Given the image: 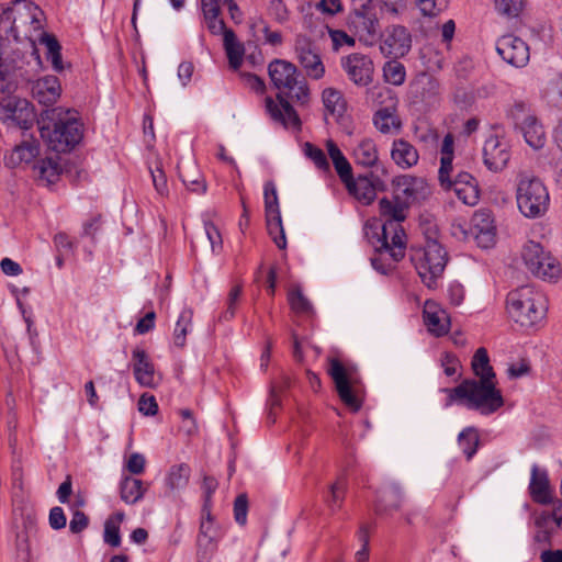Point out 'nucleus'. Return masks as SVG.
<instances>
[{"label":"nucleus","mask_w":562,"mask_h":562,"mask_svg":"<svg viewBox=\"0 0 562 562\" xmlns=\"http://www.w3.org/2000/svg\"><path fill=\"white\" fill-rule=\"evenodd\" d=\"M268 72L273 86L280 92L277 94L278 102L270 97L266 98V112L274 123L285 128L300 130L301 120L285 97L302 104L307 102L310 91L305 79L303 77L300 79L296 67L283 59L271 61Z\"/></svg>","instance_id":"obj_1"},{"label":"nucleus","mask_w":562,"mask_h":562,"mask_svg":"<svg viewBox=\"0 0 562 562\" xmlns=\"http://www.w3.org/2000/svg\"><path fill=\"white\" fill-rule=\"evenodd\" d=\"M472 369L480 380H464L453 389L446 390L451 401H464L469 409L491 415L504 405L501 391L494 382L495 374L490 366L486 349L479 348L472 359Z\"/></svg>","instance_id":"obj_2"},{"label":"nucleus","mask_w":562,"mask_h":562,"mask_svg":"<svg viewBox=\"0 0 562 562\" xmlns=\"http://www.w3.org/2000/svg\"><path fill=\"white\" fill-rule=\"evenodd\" d=\"M37 124L42 139L56 153L71 151L83 138V123L71 109H45L41 112Z\"/></svg>","instance_id":"obj_3"},{"label":"nucleus","mask_w":562,"mask_h":562,"mask_svg":"<svg viewBox=\"0 0 562 562\" xmlns=\"http://www.w3.org/2000/svg\"><path fill=\"white\" fill-rule=\"evenodd\" d=\"M43 11L33 2L16 0L9 7L0 8V41L31 43L37 65L42 59L35 44L42 30Z\"/></svg>","instance_id":"obj_4"},{"label":"nucleus","mask_w":562,"mask_h":562,"mask_svg":"<svg viewBox=\"0 0 562 562\" xmlns=\"http://www.w3.org/2000/svg\"><path fill=\"white\" fill-rule=\"evenodd\" d=\"M380 215L383 223L375 221L372 224L364 225V234L369 237L370 232L374 229L373 236L380 237L381 246L384 251H389L393 261H400L405 256L406 235L401 223L406 218L405 207L398 201H391L382 198L379 201Z\"/></svg>","instance_id":"obj_5"},{"label":"nucleus","mask_w":562,"mask_h":562,"mask_svg":"<svg viewBox=\"0 0 562 562\" xmlns=\"http://www.w3.org/2000/svg\"><path fill=\"white\" fill-rule=\"evenodd\" d=\"M507 312L512 319L529 327L540 322L546 314V297L531 285H522L507 295Z\"/></svg>","instance_id":"obj_6"},{"label":"nucleus","mask_w":562,"mask_h":562,"mask_svg":"<svg viewBox=\"0 0 562 562\" xmlns=\"http://www.w3.org/2000/svg\"><path fill=\"white\" fill-rule=\"evenodd\" d=\"M412 261L423 283L428 289H436L441 279L448 254L436 239H427L425 246L412 255Z\"/></svg>","instance_id":"obj_7"},{"label":"nucleus","mask_w":562,"mask_h":562,"mask_svg":"<svg viewBox=\"0 0 562 562\" xmlns=\"http://www.w3.org/2000/svg\"><path fill=\"white\" fill-rule=\"evenodd\" d=\"M516 201L520 213L529 218L544 215L549 207V192L542 181L533 176H518Z\"/></svg>","instance_id":"obj_8"},{"label":"nucleus","mask_w":562,"mask_h":562,"mask_svg":"<svg viewBox=\"0 0 562 562\" xmlns=\"http://www.w3.org/2000/svg\"><path fill=\"white\" fill-rule=\"evenodd\" d=\"M328 374L344 404L352 412H358L362 406V400L360 396L361 378L357 366L333 358L329 360Z\"/></svg>","instance_id":"obj_9"},{"label":"nucleus","mask_w":562,"mask_h":562,"mask_svg":"<svg viewBox=\"0 0 562 562\" xmlns=\"http://www.w3.org/2000/svg\"><path fill=\"white\" fill-rule=\"evenodd\" d=\"M521 258L527 269L542 280H557L561 274L559 261L540 243L529 240L521 249Z\"/></svg>","instance_id":"obj_10"},{"label":"nucleus","mask_w":562,"mask_h":562,"mask_svg":"<svg viewBox=\"0 0 562 562\" xmlns=\"http://www.w3.org/2000/svg\"><path fill=\"white\" fill-rule=\"evenodd\" d=\"M350 31L367 46H373L380 34V16L375 7L369 1L355 8L348 16Z\"/></svg>","instance_id":"obj_11"},{"label":"nucleus","mask_w":562,"mask_h":562,"mask_svg":"<svg viewBox=\"0 0 562 562\" xmlns=\"http://www.w3.org/2000/svg\"><path fill=\"white\" fill-rule=\"evenodd\" d=\"M380 52L385 57L402 58L412 48V35L407 27L398 24L389 25L379 34Z\"/></svg>","instance_id":"obj_12"},{"label":"nucleus","mask_w":562,"mask_h":562,"mask_svg":"<svg viewBox=\"0 0 562 562\" xmlns=\"http://www.w3.org/2000/svg\"><path fill=\"white\" fill-rule=\"evenodd\" d=\"M296 58L306 76L319 80L325 75V66L317 46L305 35L295 40Z\"/></svg>","instance_id":"obj_13"},{"label":"nucleus","mask_w":562,"mask_h":562,"mask_svg":"<svg viewBox=\"0 0 562 562\" xmlns=\"http://www.w3.org/2000/svg\"><path fill=\"white\" fill-rule=\"evenodd\" d=\"M0 111L5 121L25 131L32 127L35 119L33 105L26 99L13 95L4 97L0 101Z\"/></svg>","instance_id":"obj_14"},{"label":"nucleus","mask_w":562,"mask_h":562,"mask_svg":"<svg viewBox=\"0 0 562 562\" xmlns=\"http://www.w3.org/2000/svg\"><path fill=\"white\" fill-rule=\"evenodd\" d=\"M340 65L349 80L356 86L364 87L373 80V61L364 54L352 53L341 58Z\"/></svg>","instance_id":"obj_15"},{"label":"nucleus","mask_w":562,"mask_h":562,"mask_svg":"<svg viewBox=\"0 0 562 562\" xmlns=\"http://www.w3.org/2000/svg\"><path fill=\"white\" fill-rule=\"evenodd\" d=\"M533 543L538 548L552 546L557 530H562V504L552 512L541 513L535 520Z\"/></svg>","instance_id":"obj_16"},{"label":"nucleus","mask_w":562,"mask_h":562,"mask_svg":"<svg viewBox=\"0 0 562 562\" xmlns=\"http://www.w3.org/2000/svg\"><path fill=\"white\" fill-rule=\"evenodd\" d=\"M496 52L504 61L516 68L525 67L530 57L526 42L513 34H506L497 40Z\"/></svg>","instance_id":"obj_17"},{"label":"nucleus","mask_w":562,"mask_h":562,"mask_svg":"<svg viewBox=\"0 0 562 562\" xmlns=\"http://www.w3.org/2000/svg\"><path fill=\"white\" fill-rule=\"evenodd\" d=\"M510 159L508 143L497 135L488 136L483 146V161L493 172L502 171Z\"/></svg>","instance_id":"obj_18"},{"label":"nucleus","mask_w":562,"mask_h":562,"mask_svg":"<svg viewBox=\"0 0 562 562\" xmlns=\"http://www.w3.org/2000/svg\"><path fill=\"white\" fill-rule=\"evenodd\" d=\"M32 98L46 109H52L61 95L59 79L53 75L43 76L30 82Z\"/></svg>","instance_id":"obj_19"},{"label":"nucleus","mask_w":562,"mask_h":562,"mask_svg":"<svg viewBox=\"0 0 562 562\" xmlns=\"http://www.w3.org/2000/svg\"><path fill=\"white\" fill-rule=\"evenodd\" d=\"M472 234L476 243L482 248H490L495 241V225L492 213L488 210H479L474 213L472 220Z\"/></svg>","instance_id":"obj_20"},{"label":"nucleus","mask_w":562,"mask_h":562,"mask_svg":"<svg viewBox=\"0 0 562 562\" xmlns=\"http://www.w3.org/2000/svg\"><path fill=\"white\" fill-rule=\"evenodd\" d=\"M458 199L467 205H475L479 202V187L475 178L465 171H459L451 180V188Z\"/></svg>","instance_id":"obj_21"},{"label":"nucleus","mask_w":562,"mask_h":562,"mask_svg":"<svg viewBox=\"0 0 562 562\" xmlns=\"http://www.w3.org/2000/svg\"><path fill=\"white\" fill-rule=\"evenodd\" d=\"M393 184L397 198L403 196L407 203L423 199L427 193L426 182L409 175L396 177Z\"/></svg>","instance_id":"obj_22"},{"label":"nucleus","mask_w":562,"mask_h":562,"mask_svg":"<svg viewBox=\"0 0 562 562\" xmlns=\"http://www.w3.org/2000/svg\"><path fill=\"white\" fill-rule=\"evenodd\" d=\"M516 124L519 126L526 143L535 148L540 149L547 142L543 126L538 122L537 117L527 114L522 119L515 114Z\"/></svg>","instance_id":"obj_23"},{"label":"nucleus","mask_w":562,"mask_h":562,"mask_svg":"<svg viewBox=\"0 0 562 562\" xmlns=\"http://www.w3.org/2000/svg\"><path fill=\"white\" fill-rule=\"evenodd\" d=\"M132 359L135 380L142 386H155V369L147 352L142 348H135L132 351Z\"/></svg>","instance_id":"obj_24"},{"label":"nucleus","mask_w":562,"mask_h":562,"mask_svg":"<svg viewBox=\"0 0 562 562\" xmlns=\"http://www.w3.org/2000/svg\"><path fill=\"white\" fill-rule=\"evenodd\" d=\"M424 321L428 330L436 336H442L449 330L450 321L447 312L434 301H426Z\"/></svg>","instance_id":"obj_25"},{"label":"nucleus","mask_w":562,"mask_h":562,"mask_svg":"<svg viewBox=\"0 0 562 562\" xmlns=\"http://www.w3.org/2000/svg\"><path fill=\"white\" fill-rule=\"evenodd\" d=\"M529 491L532 499L539 504H549L552 502L553 496L548 473L536 464L531 468Z\"/></svg>","instance_id":"obj_26"},{"label":"nucleus","mask_w":562,"mask_h":562,"mask_svg":"<svg viewBox=\"0 0 562 562\" xmlns=\"http://www.w3.org/2000/svg\"><path fill=\"white\" fill-rule=\"evenodd\" d=\"M402 499V491L396 484L386 485L378 492L374 513L379 516L389 515L401 507Z\"/></svg>","instance_id":"obj_27"},{"label":"nucleus","mask_w":562,"mask_h":562,"mask_svg":"<svg viewBox=\"0 0 562 562\" xmlns=\"http://www.w3.org/2000/svg\"><path fill=\"white\" fill-rule=\"evenodd\" d=\"M391 158L402 169H409L418 164L419 154L416 147L404 138L394 139Z\"/></svg>","instance_id":"obj_28"},{"label":"nucleus","mask_w":562,"mask_h":562,"mask_svg":"<svg viewBox=\"0 0 562 562\" xmlns=\"http://www.w3.org/2000/svg\"><path fill=\"white\" fill-rule=\"evenodd\" d=\"M223 536L222 528L215 524L214 518L212 516L211 509H209V515L204 512V508L201 510V522L200 530L198 536V543L200 547L205 549L210 547L216 546L218 540Z\"/></svg>","instance_id":"obj_29"},{"label":"nucleus","mask_w":562,"mask_h":562,"mask_svg":"<svg viewBox=\"0 0 562 562\" xmlns=\"http://www.w3.org/2000/svg\"><path fill=\"white\" fill-rule=\"evenodd\" d=\"M37 42L45 46L46 59L52 64V68L55 72H63L65 69L70 67V64L64 63L61 57V45L57 41L56 36L47 32H41L38 34Z\"/></svg>","instance_id":"obj_30"},{"label":"nucleus","mask_w":562,"mask_h":562,"mask_svg":"<svg viewBox=\"0 0 562 562\" xmlns=\"http://www.w3.org/2000/svg\"><path fill=\"white\" fill-rule=\"evenodd\" d=\"M38 142L30 136L14 147L10 156L5 158V164L14 168L22 162H30L38 155Z\"/></svg>","instance_id":"obj_31"},{"label":"nucleus","mask_w":562,"mask_h":562,"mask_svg":"<svg viewBox=\"0 0 562 562\" xmlns=\"http://www.w3.org/2000/svg\"><path fill=\"white\" fill-rule=\"evenodd\" d=\"M352 156L357 165L371 168L379 162V150L372 138H362L353 147Z\"/></svg>","instance_id":"obj_32"},{"label":"nucleus","mask_w":562,"mask_h":562,"mask_svg":"<svg viewBox=\"0 0 562 562\" xmlns=\"http://www.w3.org/2000/svg\"><path fill=\"white\" fill-rule=\"evenodd\" d=\"M146 491L147 486L139 479L126 475L120 482V496L127 505L138 503L144 497Z\"/></svg>","instance_id":"obj_33"},{"label":"nucleus","mask_w":562,"mask_h":562,"mask_svg":"<svg viewBox=\"0 0 562 562\" xmlns=\"http://www.w3.org/2000/svg\"><path fill=\"white\" fill-rule=\"evenodd\" d=\"M373 124L375 128L383 134L397 132L401 128V121L396 115L395 105L390 104L379 109L374 113Z\"/></svg>","instance_id":"obj_34"},{"label":"nucleus","mask_w":562,"mask_h":562,"mask_svg":"<svg viewBox=\"0 0 562 562\" xmlns=\"http://www.w3.org/2000/svg\"><path fill=\"white\" fill-rule=\"evenodd\" d=\"M326 149L341 182L344 183L350 180L352 176V167L337 144L331 139H327Z\"/></svg>","instance_id":"obj_35"},{"label":"nucleus","mask_w":562,"mask_h":562,"mask_svg":"<svg viewBox=\"0 0 562 562\" xmlns=\"http://www.w3.org/2000/svg\"><path fill=\"white\" fill-rule=\"evenodd\" d=\"M322 100L326 115H330L337 121L342 117L347 110V103L339 90L326 88L322 93Z\"/></svg>","instance_id":"obj_36"},{"label":"nucleus","mask_w":562,"mask_h":562,"mask_svg":"<svg viewBox=\"0 0 562 562\" xmlns=\"http://www.w3.org/2000/svg\"><path fill=\"white\" fill-rule=\"evenodd\" d=\"M33 169L38 180L46 184L55 183L61 173V167L58 160L52 157L36 161Z\"/></svg>","instance_id":"obj_37"},{"label":"nucleus","mask_w":562,"mask_h":562,"mask_svg":"<svg viewBox=\"0 0 562 562\" xmlns=\"http://www.w3.org/2000/svg\"><path fill=\"white\" fill-rule=\"evenodd\" d=\"M349 193L352 194L358 201L363 204H370L375 198V190L367 178L353 179V175L350 180L344 182Z\"/></svg>","instance_id":"obj_38"},{"label":"nucleus","mask_w":562,"mask_h":562,"mask_svg":"<svg viewBox=\"0 0 562 562\" xmlns=\"http://www.w3.org/2000/svg\"><path fill=\"white\" fill-rule=\"evenodd\" d=\"M223 40L229 67L234 70H237L243 63V57L245 54L244 46L238 42L233 31L225 32Z\"/></svg>","instance_id":"obj_39"},{"label":"nucleus","mask_w":562,"mask_h":562,"mask_svg":"<svg viewBox=\"0 0 562 562\" xmlns=\"http://www.w3.org/2000/svg\"><path fill=\"white\" fill-rule=\"evenodd\" d=\"M368 238L374 246L376 252V256L371 258L373 269L382 274H387L397 261H393L391 254L389 251H384V248L381 246L380 237L369 235Z\"/></svg>","instance_id":"obj_40"},{"label":"nucleus","mask_w":562,"mask_h":562,"mask_svg":"<svg viewBox=\"0 0 562 562\" xmlns=\"http://www.w3.org/2000/svg\"><path fill=\"white\" fill-rule=\"evenodd\" d=\"M190 475L191 469L188 464H175L169 469L165 482L171 491H180L188 485Z\"/></svg>","instance_id":"obj_41"},{"label":"nucleus","mask_w":562,"mask_h":562,"mask_svg":"<svg viewBox=\"0 0 562 562\" xmlns=\"http://www.w3.org/2000/svg\"><path fill=\"white\" fill-rule=\"evenodd\" d=\"M192 316L193 312L191 308L184 307L181 311L173 333V341L176 346L183 347L186 345V336L192 326Z\"/></svg>","instance_id":"obj_42"},{"label":"nucleus","mask_w":562,"mask_h":562,"mask_svg":"<svg viewBox=\"0 0 562 562\" xmlns=\"http://www.w3.org/2000/svg\"><path fill=\"white\" fill-rule=\"evenodd\" d=\"M241 284H235L234 286L231 288L225 302V308L218 315L220 322H229L235 317L238 304L241 299Z\"/></svg>","instance_id":"obj_43"},{"label":"nucleus","mask_w":562,"mask_h":562,"mask_svg":"<svg viewBox=\"0 0 562 562\" xmlns=\"http://www.w3.org/2000/svg\"><path fill=\"white\" fill-rule=\"evenodd\" d=\"M267 228L274 244L279 249L286 247V238L282 225L281 213L266 215Z\"/></svg>","instance_id":"obj_44"},{"label":"nucleus","mask_w":562,"mask_h":562,"mask_svg":"<svg viewBox=\"0 0 562 562\" xmlns=\"http://www.w3.org/2000/svg\"><path fill=\"white\" fill-rule=\"evenodd\" d=\"M458 445L470 460L476 453L479 446V435L473 427L464 428L458 436Z\"/></svg>","instance_id":"obj_45"},{"label":"nucleus","mask_w":562,"mask_h":562,"mask_svg":"<svg viewBox=\"0 0 562 562\" xmlns=\"http://www.w3.org/2000/svg\"><path fill=\"white\" fill-rule=\"evenodd\" d=\"M383 77L387 83L401 86L406 79L405 66L395 58L393 60H389L383 66Z\"/></svg>","instance_id":"obj_46"},{"label":"nucleus","mask_w":562,"mask_h":562,"mask_svg":"<svg viewBox=\"0 0 562 562\" xmlns=\"http://www.w3.org/2000/svg\"><path fill=\"white\" fill-rule=\"evenodd\" d=\"M288 301L296 314L311 315L313 314V306L311 302L303 295L300 288H294L289 292Z\"/></svg>","instance_id":"obj_47"},{"label":"nucleus","mask_w":562,"mask_h":562,"mask_svg":"<svg viewBox=\"0 0 562 562\" xmlns=\"http://www.w3.org/2000/svg\"><path fill=\"white\" fill-rule=\"evenodd\" d=\"M346 491L347 484L342 479L337 480L329 486V492L326 496V503L331 512H336L341 508Z\"/></svg>","instance_id":"obj_48"},{"label":"nucleus","mask_w":562,"mask_h":562,"mask_svg":"<svg viewBox=\"0 0 562 562\" xmlns=\"http://www.w3.org/2000/svg\"><path fill=\"white\" fill-rule=\"evenodd\" d=\"M375 7L380 19L389 14L391 16H397L405 8L404 0H368Z\"/></svg>","instance_id":"obj_49"},{"label":"nucleus","mask_w":562,"mask_h":562,"mask_svg":"<svg viewBox=\"0 0 562 562\" xmlns=\"http://www.w3.org/2000/svg\"><path fill=\"white\" fill-rule=\"evenodd\" d=\"M304 154L308 159H311L314 162L315 167L318 170L324 171L326 173L330 171L328 159L325 153L319 147H316L311 143H305Z\"/></svg>","instance_id":"obj_50"},{"label":"nucleus","mask_w":562,"mask_h":562,"mask_svg":"<svg viewBox=\"0 0 562 562\" xmlns=\"http://www.w3.org/2000/svg\"><path fill=\"white\" fill-rule=\"evenodd\" d=\"M263 198L266 215L280 213L277 188L273 182L265 183Z\"/></svg>","instance_id":"obj_51"},{"label":"nucleus","mask_w":562,"mask_h":562,"mask_svg":"<svg viewBox=\"0 0 562 562\" xmlns=\"http://www.w3.org/2000/svg\"><path fill=\"white\" fill-rule=\"evenodd\" d=\"M497 11L506 16H517L524 8V0H495Z\"/></svg>","instance_id":"obj_52"},{"label":"nucleus","mask_w":562,"mask_h":562,"mask_svg":"<svg viewBox=\"0 0 562 562\" xmlns=\"http://www.w3.org/2000/svg\"><path fill=\"white\" fill-rule=\"evenodd\" d=\"M546 93L551 103L557 106L562 105V74L550 80Z\"/></svg>","instance_id":"obj_53"},{"label":"nucleus","mask_w":562,"mask_h":562,"mask_svg":"<svg viewBox=\"0 0 562 562\" xmlns=\"http://www.w3.org/2000/svg\"><path fill=\"white\" fill-rule=\"evenodd\" d=\"M456 175H453V166H452V159L450 158H441L440 159V168L438 171V179L440 182V186L443 189H450L451 188V180L454 178Z\"/></svg>","instance_id":"obj_54"},{"label":"nucleus","mask_w":562,"mask_h":562,"mask_svg":"<svg viewBox=\"0 0 562 562\" xmlns=\"http://www.w3.org/2000/svg\"><path fill=\"white\" fill-rule=\"evenodd\" d=\"M418 7L424 15L435 16L447 9L448 0H418Z\"/></svg>","instance_id":"obj_55"},{"label":"nucleus","mask_w":562,"mask_h":562,"mask_svg":"<svg viewBox=\"0 0 562 562\" xmlns=\"http://www.w3.org/2000/svg\"><path fill=\"white\" fill-rule=\"evenodd\" d=\"M150 176L153 179V184L157 193L161 196L168 194V184H167V177L165 175V171L159 165H156L155 168H149Z\"/></svg>","instance_id":"obj_56"},{"label":"nucleus","mask_w":562,"mask_h":562,"mask_svg":"<svg viewBox=\"0 0 562 562\" xmlns=\"http://www.w3.org/2000/svg\"><path fill=\"white\" fill-rule=\"evenodd\" d=\"M269 14L281 24L285 23L290 16V12L283 0H271L269 4Z\"/></svg>","instance_id":"obj_57"},{"label":"nucleus","mask_w":562,"mask_h":562,"mask_svg":"<svg viewBox=\"0 0 562 562\" xmlns=\"http://www.w3.org/2000/svg\"><path fill=\"white\" fill-rule=\"evenodd\" d=\"M204 229L206 237L210 240L212 252L220 254L223 248V241L217 227L213 223L206 222L204 224Z\"/></svg>","instance_id":"obj_58"},{"label":"nucleus","mask_w":562,"mask_h":562,"mask_svg":"<svg viewBox=\"0 0 562 562\" xmlns=\"http://www.w3.org/2000/svg\"><path fill=\"white\" fill-rule=\"evenodd\" d=\"M248 499L246 494H240L234 502V517L237 524L245 525L247 521Z\"/></svg>","instance_id":"obj_59"},{"label":"nucleus","mask_w":562,"mask_h":562,"mask_svg":"<svg viewBox=\"0 0 562 562\" xmlns=\"http://www.w3.org/2000/svg\"><path fill=\"white\" fill-rule=\"evenodd\" d=\"M217 481L216 479L212 476H204L202 488L204 492V503L202 508H204V512L209 515V509L212 507V495L217 488Z\"/></svg>","instance_id":"obj_60"},{"label":"nucleus","mask_w":562,"mask_h":562,"mask_svg":"<svg viewBox=\"0 0 562 562\" xmlns=\"http://www.w3.org/2000/svg\"><path fill=\"white\" fill-rule=\"evenodd\" d=\"M329 36L333 42V48L338 50L342 46L352 47L356 44V40L341 30H330Z\"/></svg>","instance_id":"obj_61"},{"label":"nucleus","mask_w":562,"mask_h":562,"mask_svg":"<svg viewBox=\"0 0 562 562\" xmlns=\"http://www.w3.org/2000/svg\"><path fill=\"white\" fill-rule=\"evenodd\" d=\"M314 9L321 13L334 16L342 10L341 0H319L313 4Z\"/></svg>","instance_id":"obj_62"},{"label":"nucleus","mask_w":562,"mask_h":562,"mask_svg":"<svg viewBox=\"0 0 562 562\" xmlns=\"http://www.w3.org/2000/svg\"><path fill=\"white\" fill-rule=\"evenodd\" d=\"M138 411L145 416L157 414L158 404L154 395L143 394L138 400Z\"/></svg>","instance_id":"obj_63"},{"label":"nucleus","mask_w":562,"mask_h":562,"mask_svg":"<svg viewBox=\"0 0 562 562\" xmlns=\"http://www.w3.org/2000/svg\"><path fill=\"white\" fill-rule=\"evenodd\" d=\"M103 540L111 547L117 548L121 544L120 527L112 522H104Z\"/></svg>","instance_id":"obj_64"}]
</instances>
